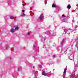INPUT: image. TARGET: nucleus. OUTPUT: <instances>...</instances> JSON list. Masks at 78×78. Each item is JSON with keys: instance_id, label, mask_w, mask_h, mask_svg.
<instances>
[{"instance_id": "nucleus-7", "label": "nucleus", "mask_w": 78, "mask_h": 78, "mask_svg": "<svg viewBox=\"0 0 78 78\" xmlns=\"http://www.w3.org/2000/svg\"><path fill=\"white\" fill-rule=\"evenodd\" d=\"M52 7L53 8H55V7H56V4H55V3H53L52 5Z\"/></svg>"}, {"instance_id": "nucleus-6", "label": "nucleus", "mask_w": 78, "mask_h": 78, "mask_svg": "<svg viewBox=\"0 0 78 78\" xmlns=\"http://www.w3.org/2000/svg\"><path fill=\"white\" fill-rule=\"evenodd\" d=\"M67 67L64 69V73H66V71H67Z\"/></svg>"}, {"instance_id": "nucleus-18", "label": "nucleus", "mask_w": 78, "mask_h": 78, "mask_svg": "<svg viewBox=\"0 0 78 78\" xmlns=\"http://www.w3.org/2000/svg\"><path fill=\"white\" fill-rule=\"evenodd\" d=\"M55 55H53V57H54V58H55Z\"/></svg>"}, {"instance_id": "nucleus-23", "label": "nucleus", "mask_w": 78, "mask_h": 78, "mask_svg": "<svg viewBox=\"0 0 78 78\" xmlns=\"http://www.w3.org/2000/svg\"><path fill=\"white\" fill-rule=\"evenodd\" d=\"M47 34V33L46 32V33H45V34Z\"/></svg>"}, {"instance_id": "nucleus-17", "label": "nucleus", "mask_w": 78, "mask_h": 78, "mask_svg": "<svg viewBox=\"0 0 78 78\" xmlns=\"http://www.w3.org/2000/svg\"><path fill=\"white\" fill-rule=\"evenodd\" d=\"M30 32H28V35H30Z\"/></svg>"}, {"instance_id": "nucleus-3", "label": "nucleus", "mask_w": 78, "mask_h": 78, "mask_svg": "<svg viewBox=\"0 0 78 78\" xmlns=\"http://www.w3.org/2000/svg\"><path fill=\"white\" fill-rule=\"evenodd\" d=\"M42 75H44V76H46L47 75V73H45V71H42Z\"/></svg>"}, {"instance_id": "nucleus-14", "label": "nucleus", "mask_w": 78, "mask_h": 78, "mask_svg": "<svg viewBox=\"0 0 78 78\" xmlns=\"http://www.w3.org/2000/svg\"><path fill=\"white\" fill-rule=\"evenodd\" d=\"M21 68L20 67L18 68V70H21Z\"/></svg>"}, {"instance_id": "nucleus-26", "label": "nucleus", "mask_w": 78, "mask_h": 78, "mask_svg": "<svg viewBox=\"0 0 78 78\" xmlns=\"http://www.w3.org/2000/svg\"><path fill=\"white\" fill-rule=\"evenodd\" d=\"M69 34H70L69 33Z\"/></svg>"}, {"instance_id": "nucleus-11", "label": "nucleus", "mask_w": 78, "mask_h": 78, "mask_svg": "<svg viewBox=\"0 0 78 78\" xmlns=\"http://www.w3.org/2000/svg\"><path fill=\"white\" fill-rule=\"evenodd\" d=\"M75 76V74H72L71 78H73Z\"/></svg>"}, {"instance_id": "nucleus-15", "label": "nucleus", "mask_w": 78, "mask_h": 78, "mask_svg": "<svg viewBox=\"0 0 78 78\" xmlns=\"http://www.w3.org/2000/svg\"><path fill=\"white\" fill-rule=\"evenodd\" d=\"M10 18L11 19H14V16H11Z\"/></svg>"}, {"instance_id": "nucleus-1", "label": "nucleus", "mask_w": 78, "mask_h": 78, "mask_svg": "<svg viewBox=\"0 0 78 78\" xmlns=\"http://www.w3.org/2000/svg\"><path fill=\"white\" fill-rule=\"evenodd\" d=\"M42 18H44V15L43 14H42L40 16V17H39L40 20H42Z\"/></svg>"}, {"instance_id": "nucleus-25", "label": "nucleus", "mask_w": 78, "mask_h": 78, "mask_svg": "<svg viewBox=\"0 0 78 78\" xmlns=\"http://www.w3.org/2000/svg\"><path fill=\"white\" fill-rule=\"evenodd\" d=\"M77 23L78 24V23Z\"/></svg>"}, {"instance_id": "nucleus-22", "label": "nucleus", "mask_w": 78, "mask_h": 78, "mask_svg": "<svg viewBox=\"0 0 78 78\" xmlns=\"http://www.w3.org/2000/svg\"><path fill=\"white\" fill-rule=\"evenodd\" d=\"M44 41H45V39H44Z\"/></svg>"}, {"instance_id": "nucleus-9", "label": "nucleus", "mask_w": 78, "mask_h": 78, "mask_svg": "<svg viewBox=\"0 0 78 78\" xmlns=\"http://www.w3.org/2000/svg\"><path fill=\"white\" fill-rule=\"evenodd\" d=\"M5 47H6V49L7 50H8V49L9 48V46H8L7 45H6L5 46Z\"/></svg>"}, {"instance_id": "nucleus-16", "label": "nucleus", "mask_w": 78, "mask_h": 78, "mask_svg": "<svg viewBox=\"0 0 78 78\" xmlns=\"http://www.w3.org/2000/svg\"><path fill=\"white\" fill-rule=\"evenodd\" d=\"M64 17H66V16H64V14L62 15V17H64Z\"/></svg>"}, {"instance_id": "nucleus-21", "label": "nucleus", "mask_w": 78, "mask_h": 78, "mask_svg": "<svg viewBox=\"0 0 78 78\" xmlns=\"http://www.w3.org/2000/svg\"><path fill=\"white\" fill-rule=\"evenodd\" d=\"M34 47H35V45H34Z\"/></svg>"}, {"instance_id": "nucleus-13", "label": "nucleus", "mask_w": 78, "mask_h": 78, "mask_svg": "<svg viewBox=\"0 0 78 78\" xmlns=\"http://www.w3.org/2000/svg\"><path fill=\"white\" fill-rule=\"evenodd\" d=\"M16 28V26L14 25H13V27H12V28Z\"/></svg>"}, {"instance_id": "nucleus-2", "label": "nucleus", "mask_w": 78, "mask_h": 78, "mask_svg": "<svg viewBox=\"0 0 78 78\" xmlns=\"http://www.w3.org/2000/svg\"><path fill=\"white\" fill-rule=\"evenodd\" d=\"M10 32H11V33H14V32H15V29H14L13 28H12V29H11Z\"/></svg>"}, {"instance_id": "nucleus-10", "label": "nucleus", "mask_w": 78, "mask_h": 78, "mask_svg": "<svg viewBox=\"0 0 78 78\" xmlns=\"http://www.w3.org/2000/svg\"><path fill=\"white\" fill-rule=\"evenodd\" d=\"M22 17H25V14H24V13H23L22 15H21Z\"/></svg>"}, {"instance_id": "nucleus-12", "label": "nucleus", "mask_w": 78, "mask_h": 78, "mask_svg": "<svg viewBox=\"0 0 78 78\" xmlns=\"http://www.w3.org/2000/svg\"><path fill=\"white\" fill-rule=\"evenodd\" d=\"M68 31V32H69V33H70V32H71V31H72V30H66V32H67V31Z\"/></svg>"}, {"instance_id": "nucleus-4", "label": "nucleus", "mask_w": 78, "mask_h": 78, "mask_svg": "<svg viewBox=\"0 0 78 78\" xmlns=\"http://www.w3.org/2000/svg\"><path fill=\"white\" fill-rule=\"evenodd\" d=\"M65 42V40L63 39L62 41L61 42V45H63V44Z\"/></svg>"}, {"instance_id": "nucleus-5", "label": "nucleus", "mask_w": 78, "mask_h": 78, "mask_svg": "<svg viewBox=\"0 0 78 78\" xmlns=\"http://www.w3.org/2000/svg\"><path fill=\"white\" fill-rule=\"evenodd\" d=\"M67 8L68 9H70V8H71V6H70V4H69L67 6Z\"/></svg>"}, {"instance_id": "nucleus-19", "label": "nucleus", "mask_w": 78, "mask_h": 78, "mask_svg": "<svg viewBox=\"0 0 78 78\" xmlns=\"http://www.w3.org/2000/svg\"><path fill=\"white\" fill-rule=\"evenodd\" d=\"M22 12H25V10H22Z\"/></svg>"}, {"instance_id": "nucleus-20", "label": "nucleus", "mask_w": 78, "mask_h": 78, "mask_svg": "<svg viewBox=\"0 0 78 78\" xmlns=\"http://www.w3.org/2000/svg\"><path fill=\"white\" fill-rule=\"evenodd\" d=\"M14 20L15 21V22H16V19H15V20Z\"/></svg>"}, {"instance_id": "nucleus-8", "label": "nucleus", "mask_w": 78, "mask_h": 78, "mask_svg": "<svg viewBox=\"0 0 78 78\" xmlns=\"http://www.w3.org/2000/svg\"><path fill=\"white\" fill-rule=\"evenodd\" d=\"M19 28L18 27H15V31H17V30H19Z\"/></svg>"}, {"instance_id": "nucleus-24", "label": "nucleus", "mask_w": 78, "mask_h": 78, "mask_svg": "<svg viewBox=\"0 0 78 78\" xmlns=\"http://www.w3.org/2000/svg\"><path fill=\"white\" fill-rule=\"evenodd\" d=\"M63 76H64V75H63Z\"/></svg>"}]
</instances>
